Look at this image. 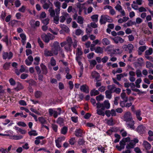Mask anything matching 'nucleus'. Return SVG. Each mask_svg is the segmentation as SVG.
I'll return each instance as SVG.
<instances>
[{"label": "nucleus", "instance_id": "774afa93", "mask_svg": "<svg viewBox=\"0 0 153 153\" xmlns=\"http://www.w3.org/2000/svg\"><path fill=\"white\" fill-rule=\"evenodd\" d=\"M21 5V1L19 0H16L15 2V5L16 7H19Z\"/></svg>", "mask_w": 153, "mask_h": 153}, {"label": "nucleus", "instance_id": "7ed1b4c3", "mask_svg": "<svg viewBox=\"0 0 153 153\" xmlns=\"http://www.w3.org/2000/svg\"><path fill=\"white\" fill-rule=\"evenodd\" d=\"M56 109V110L55 109H49L48 112L50 116H53L54 117L56 118L58 115H60L61 113V109L60 108H58Z\"/></svg>", "mask_w": 153, "mask_h": 153}, {"label": "nucleus", "instance_id": "680f3d73", "mask_svg": "<svg viewBox=\"0 0 153 153\" xmlns=\"http://www.w3.org/2000/svg\"><path fill=\"white\" fill-rule=\"evenodd\" d=\"M49 19L48 18H46L44 19H43L42 20V23L45 25H47L49 23Z\"/></svg>", "mask_w": 153, "mask_h": 153}, {"label": "nucleus", "instance_id": "ea45409f", "mask_svg": "<svg viewBox=\"0 0 153 153\" xmlns=\"http://www.w3.org/2000/svg\"><path fill=\"white\" fill-rule=\"evenodd\" d=\"M98 15L97 14H95L91 16V18L92 21L94 22H97L98 21Z\"/></svg>", "mask_w": 153, "mask_h": 153}, {"label": "nucleus", "instance_id": "2eb2a0df", "mask_svg": "<svg viewBox=\"0 0 153 153\" xmlns=\"http://www.w3.org/2000/svg\"><path fill=\"white\" fill-rule=\"evenodd\" d=\"M62 15L60 17L59 21L60 22H64L66 18L69 16V14L67 12H63L62 13Z\"/></svg>", "mask_w": 153, "mask_h": 153}, {"label": "nucleus", "instance_id": "052dcab7", "mask_svg": "<svg viewBox=\"0 0 153 153\" xmlns=\"http://www.w3.org/2000/svg\"><path fill=\"white\" fill-rule=\"evenodd\" d=\"M130 139L129 137H127L123 138L121 141H122V142L123 143H124L125 144L126 143L130 141Z\"/></svg>", "mask_w": 153, "mask_h": 153}, {"label": "nucleus", "instance_id": "f8f14e48", "mask_svg": "<svg viewBox=\"0 0 153 153\" xmlns=\"http://www.w3.org/2000/svg\"><path fill=\"white\" fill-rule=\"evenodd\" d=\"M13 56V54L10 52H4L2 54L3 58L4 59H10Z\"/></svg>", "mask_w": 153, "mask_h": 153}, {"label": "nucleus", "instance_id": "4be33fe9", "mask_svg": "<svg viewBox=\"0 0 153 153\" xmlns=\"http://www.w3.org/2000/svg\"><path fill=\"white\" fill-rule=\"evenodd\" d=\"M20 36L22 39V42L23 45H24L26 43V36L23 33H22L20 34Z\"/></svg>", "mask_w": 153, "mask_h": 153}, {"label": "nucleus", "instance_id": "37998d69", "mask_svg": "<svg viewBox=\"0 0 153 153\" xmlns=\"http://www.w3.org/2000/svg\"><path fill=\"white\" fill-rule=\"evenodd\" d=\"M90 68L92 69L97 64V62L95 60H92L90 61Z\"/></svg>", "mask_w": 153, "mask_h": 153}, {"label": "nucleus", "instance_id": "2f4dec72", "mask_svg": "<svg viewBox=\"0 0 153 153\" xmlns=\"http://www.w3.org/2000/svg\"><path fill=\"white\" fill-rule=\"evenodd\" d=\"M83 33V31L80 29H76L75 31V34L78 36L80 35H82Z\"/></svg>", "mask_w": 153, "mask_h": 153}, {"label": "nucleus", "instance_id": "cd10ccee", "mask_svg": "<svg viewBox=\"0 0 153 153\" xmlns=\"http://www.w3.org/2000/svg\"><path fill=\"white\" fill-rule=\"evenodd\" d=\"M127 48L129 51V53H131L133 51L134 48V47L132 44H129L127 45Z\"/></svg>", "mask_w": 153, "mask_h": 153}, {"label": "nucleus", "instance_id": "58836bf2", "mask_svg": "<svg viewBox=\"0 0 153 153\" xmlns=\"http://www.w3.org/2000/svg\"><path fill=\"white\" fill-rule=\"evenodd\" d=\"M104 98V96L102 94H100L96 97V100L98 102L102 101Z\"/></svg>", "mask_w": 153, "mask_h": 153}, {"label": "nucleus", "instance_id": "a19ab883", "mask_svg": "<svg viewBox=\"0 0 153 153\" xmlns=\"http://www.w3.org/2000/svg\"><path fill=\"white\" fill-rule=\"evenodd\" d=\"M22 138L23 137L22 135H13L11 137V139L15 140H19Z\"/></svg>", "mask_w": 153, "mask_h": 153}, {"label": "nucleus", "instance_id": "0e129e2a", "mask_svg": "<svg viewBox=\"0 0 153 153\" xmlns=\"http://www.w3.org/2000/svg\"><path fill=\"white\" fill-rule=\"evenodd\" d=\"M26 8V7L25 6L22 5L21 8L18 9V11L22 13H24L25 11Z\"/></svg>", "mask_w": 153, "mask_h": 153}, {"label": "nucleus", "instance_id": "5fc2aeb1", "mask_svg": "<svg viewBox=\"0 0 153 153\" xmlns=\"http://www.w3.org/2000/svg\"><path fill=\"white\" fill-rule=\"evenodd\" d=\"M42 93L39 91H36L35 93V97L37 98L40 97L42 95Z\"/></svg>", "mask_w": 153, "mask_h": 153}, {"label": "nucleus", "instance_id": "c03bdc74", "mask_svg": "<svg viewBox=\"0 0 153 153\" xmlns=\"http://www.w3.org/2000/svg\"><path fill=\"white\" fill-rule=\"evenodd\" d=\"M142 79L141 78L137 79L136 81L135 85L137 88H139L140 87V85L139 84L141 82Z\"/></svg>", "mask_w": 153, "mask_h": 153}, {"label": "nucleus", "instance_id": "b1692460", "mask_svg": "<svg viewBox=\"0 0 153 153\" xmlns=\"http://www.w3.org/2000/svg\"><path fill=\"white\" fill-rule=\"evenodd\" d=\"M60 27L62 28L63 30L65 32L68 33L69 31V28L65 25L64 24H61L60 25Z\"/></svg>", "mask_w": 153, "mask_h": 153}, {"label": "nucleus", "instance_id": "de8ad7c7", "mask_svg": "<svg viewBox=\"0 0 153 153\" xmlns=\"http://www.w3.org/2000/svg\"><path fill=\"white\" fill-rule=\"evenodd\" d=\"M68 131V128L66 126L63 127L61 130V133L63 134H65Z\"/></svg>", "mask_w": 153, "mask_h": 153}, {"label": "nucleus", "instance_id": "a211bd4d", "mask_svg": "<svg viewBox=\"0 0 153 153\" xmlns=\"http://www.w3.org/2000/svg\"><path fill=\"white\" fill-rule=\"evenodd\" d=\"M44 54L46 56H53V54L54 55L52 49L51 51L45 49L44 51Z\"/></svg>", "mask_w": 153, "mask_h": 153}, {"label": "nucleus", "instance_id": "13d9d810", "mask_svg": "<svg viewBox=\"0 0 153 153\" xmlns=\"http://www.w3.org/2000/svg\"><path fill=\"white\" fill-rule=\"evenodd\" d=\"M53 22L56 24H58L59 23V16L56 15V16L53 17Z\"/></svg>", "mask_w": 153, "mask_h": 153}, {"label": "nucleus", "instance_id": "0eeeda50", "mask_svg": "<svg viewBox=\"0 0 153 153\" xmlns=\"http://www.w3.org/2000/svg\"><path fill=\"white\" fill-rule=\"evenodd\" d=\"M42 38L43 40L46 43L49 42L50 39H54V37L50 33H48V35L43 34L42 35Z\"/></svg>", "mask_w": 153, "mask_h": 153}, {"label": "nucleus", "instance_id": "49530a36", "mask_svg": "<svg viewBox=\"0 0 153 153\" xmlns=\"http://www.w3.org/2000/svg\"><path fill=\"white\" fill-rule=\"evenodd\" d=\"M146 67L149 69H152L153 68V65L150 62L147 61L146 62Z\"/></svg>", "mask_w": 153, "mask_h": 153}, {"label": "nucleus", "instance_id": "a18cd8bd", "mask_svg": "<svg viewBox=\"0 0 153 153\" xmlns=\"http://www.w3.org/2000/svg\"><path fill=\"white\" fill-rule=\"evenodd\" d=\"M56 123L60 125H63L64 120L62 118L59 117L58 118Z\"/></svg>", "mask_w": 153, "mask_h": 153}, {"label": "nucleus", "instance_id": "f3484780", "mask_svg": "<svg viewBox=\"0 0 153 153\" xmlns=\"http://www.w3.org/2000/svg\"><path fill=\"white\" fill-rule=\"evenodd\" d=\"M80 90L86 93H88L89 92L88 87L86 84L83 85L80 87Z\"/></svg>", "mask_w": 153, "mask_h": 153}, {"label": "nucleus", "instance_id": "72a5a7b5", "mask_svg": "<svg viewBox=\"0 0 153 153\" xmlns=\"http://www.w3.org/2000/svg\"><path fill=\"white\" fill-rule=\"evenodd\" d=\"M146 49V47L145 46L140 47L138 48V53L140 55L142 52H143Z\"/></svg>", "mask_w": 153, "mask_h": 153}, {"label": "nucleus", "instance_id": "3c124183", "mask_svg": "<svg viewBox=\"0 0 153 153\" xmlns=\"http://www.w3.org/2000/svg\"><path fill=\"white\" fill-rule=\"evenodd\" d=\"M152 53V48H149L145 51V55H151Z\"/></svg>", "mask_w": 153, "mask_h": 153}, {"label": "nucleus", "instance_id": "ddd939ff", "mask_svg": "<svg viewBox=\"0 0 153 153\" xmlns=\"http://www.w3.org/2000/svg\"><path fill=\"white\" fill-rule=\"evenodd\" d=\"M81 59V57L79 56H77L76 58V60L78 62L79 65L80 66V75L79 76V77H81V76L82 75L83 70V65L82 62H81L80 61V60Z\"/></svg>", "mask_w": 153, "mask_h": 153}, {"label": "nucleus", "instance_id": "bb28decb", "mask_svg": "<svg viewBox=\"0 0 153 153\" xmlns=\"http://www.w3.org/2000/svg\"><path fill=\"white\" fill-rule=\"evenodd\" d=\"M102 103L103 104V105H104L105 109V108L106 109H109L110 108V105L108 100H105L104 102L103 103Z\"/></svg>", "mask_w": 153, "mask_h": 153}, {"label": "nucleus", "instance_id": "bf43d9fd", "mask_svg": "<svg viewBox=\"0 0 153 153\" xmlns=\"http://www.w3.org/2000/svg\"><path fill=\"white\" fill-rule=\"evenodd\" d=\"M20 115L21 117L26 118L27 117V115H24L22 113H17L15 115V117H16Z\"/></svg>", "mask_w": 153, "mask_h": 153}, {"label": "nucleus", "instance_id": "f704fd0d", "mask_svg": "<svg viewBox=\"0 0 153 153\" xmlns=\"http://www.w3.org/2000/svg\"><path fill=\"white\" fill-rule=\"evenodd\" d=\"M99 94V91L96 90L95 89H93L91 90L90 92V94L91 96H96Z\"/></svg>", "mask_w": 153, "mask_h": 153}, {"label": "nucleus", "instance_id": "423d86ee", "mask_svg": "<svg viewBox=\"0 0 153 153\" xmlns=\"http://www.w3.org/2000/svg\"><path fill=\"white\" fill-rule=\"evenodd\" d=\"M41 2L45 9L47 10L49 7H52L53 4L49 0H41Z\"/></svg>", "mask_w": 153, "mask_h": 153}, {"label": "nucleus", "instance_id": "4c0bfd02", "mask_svg": "<svg viewBox=\"0 0 153 153\" xmlns=\"http://www.w3.org/2000/svg\"><path fill=\"white\" fill-rule=\"evenodd\" d=\"M75 135L77 137H80L82 136V131L80 129H76L75 131Z\"/></svg>", "mask_w": 153, "mask_h": 153}, {"label": "nucleus", "instance_id": "4468645a", "mask_svg": "<svg viewBox=\"0 0 153 153\" xmlns=\"http://www.w3.org/2000/svg\"><path fill=\"white\" fill-rule=\"evenodd\" d=\"M111 39L114 41V42L116 44L118 43H123L124 41V39L119 36H116L113 38H112Z\"/></svg>", "mask_w": 153, "mask_h": 153}, {"label": "nucleus", "instance_id": "e2e57ef3", "mask_svg": "<svg viewBox=\"0 0 153 153\" xmlns=\"http://www.w3.org/2000/svg\"><path fill=\"white\" fill-rule=\"evenodd\" d=\"M55 143L56 146L58 148H60L61 147V142L59 141L57 139L55 140Z\"/></svg>", "mask_w": 153, "mask_h": 153}, {"label": "nucleus", "instance_id": "6e6552de", "mask_svg": "<svg viewBox=\"0 0 153 153\" xmlns=\"http://www.w3.org/2000/svg\"><path fill=\"white\" fill-rule=\"evenodd\" d=\"M114 85H109L108 87L109 90H107L105 92V96L106 98L110 99L111 97V93L112 91V88H114Z\"/></svg>", "mask_w": 153, "mask_h": 153}, {"label": "nucleus", "instance_id": "5701e85b", "mask_svg": "<svg viewBox=\"0 0 153 153\" xmlns=\"http://www.w3.org/2000/svg\"><path fill=\"white\" fill-rule=\"evenodd\" d=\"M120 146H116V148L119 151H120L124 148L125 144L121 141L120 142Z\"/></svg>", "mask_w": 153, "mask_h": 153}, {"label": "nucleus", "instance_id": "e433bc0d", "mask_svg": "<svg viewBox=\"0 0 153 153\" xmlns=\"http://www.w3.org/2000/svg\"><path fill=\"white\" fill-rule=\"evenodd\" d=\"M23 87L22 85L20 83H18L17 84V87L14 88L15 90L18 91L21 89H23Z\"/></svg>", "mask_w": 153, "mask_h": 153}, {"label": "nucleus", "instance_id": "dca6fc26", "mask_svg": "<svg viewBox=\"0 0 153 153\" xmlns=\"http://www.w3.org/2000/svg\"><path fill=\"white\" fill-rule=\"evenodd\" d=\"M126 126L128 128H130L131 129H135L134 121L132 120L127 122Z\"/></svg>", "mask_w": 153, "mask_h": 153}, {"label": "nucleus", "instance_id": "09e8293b", "mask_svg": "<svg viewBox=\"0 0 153 153\" xmlns=\"http://www.w3.org/2000/svg\"><path fill=\"white\" fill-rule=\"evenodd\" d=\"M84 19L81 16H78L77 19V22L79 24L83 23Z\"/></svg>", "mask_w": 153, "mask_h": 153}, {"label": "nucleus", "instance_id": "1a4fd4ad", "mask_svg": "<svg viewBox=\"0 0 153 153\" xmlns=\"http://www.w3.org/2000/svg\"><path fill=\"white\" fill-rule=\"evenodd\" d=\"M123 119L126 122L133 120L131 115L130 112H127L125 113L123 116Z\"/></svg>", "mask_w": 153, "mask_h": 153}, {"label": "nucleus", "instance_id": "9b49d317", "mask_svg": "<svg viewBox=\"0 0 153 153\" xmlns=\"http://www.w3.org/2000/svg\"><path fill=\"white\" fill-rule=\"evenodd\" d=\"M136 130L139 134H142L145 132L146 129L145 125H141L138 126Z\"/></svg>", "mask_w": 153, "mask_h": 153}, {"label": "nucleus", "instance_id": "6e6d98bb", "mask_svg": "<svg viewBox=\"0 0 153 153\" xmlns=\"http://www.w3.org/2000/svg\"><path fill=\"white\" fill-rule=\"evenodd\" d=\"M132 25V22L131 21H128L125 23L123 26L124 27H127L131 26Z\"/></svg>", "mask_w": 153, "mask_h": 153}, {"label": "nucleus", "instance_id": "603ef678", "mask_svg": "<svg viewBox=\"0 0 153 153\" xmlns=\"http://www.w3.org/2000/svg\"><path fill=\"white\" fill-rule=\"evenodd\" d=\"M93 78H97L99 76V74L96 71H94L91 74Z\"/></svg>", "mask_w": 153, "mask_h": 153}, {"label": "nucleus", "instance_id": "6ab92c4d", "mask_svg": "<svg viewBox=\"0 0 153 153\" xmlns=\"http://www.w3.org/2000/svg\"><path fill=\"white\" fill-rule=\"evenodd\" d=\"M33 61V57L31 56H28L27 59H26L25 63L27 65L29 66L31 64Z\"/></svg>", "mask_w": 153, "mask_h": 153}, {"label": "nucleus", "instance_id": "393cba45", "mask_svg": "<svg viewBox=\"0 0 153 153\" xmlns=\"http://www.w3.org/2000/svg\"><path fill=\"white\" fill-rule=\"evenodd\" d=\"M44 138L43 136H38L36 138V140H35L34 143L36 145H38L40 143V140H43Z\"/></svg>", "mask_w": 153, "mask_h": 153}, {"label": "nucleus", "instance_id": "69168bd1", "mask_svg": "<svg viewBox=\"0 0 153 153\" xmlns=\"http://www.w3.org/2000/svg\"><path fill=\"white\" fill-rule=\"evenodd\" d=\"M53 4L56 8H60L61 3L59 1H55L54 2Z\"/></svg>", "mask_w": 153, "mask_h": 153}, {"label": "nucleus", "instance_id": "c85d7f7f", "mask_svg": "<svg viewBox=\"0 0 153 153\" xmlns=\"http://www.w3.org/2000/svg\"><path fill=\"white\" fill-rule=\"evenodd\" d=\"M127 76V74L126 73H124L123 74H120L117 75V78L118 80H120L121 78L123 77L124 76Z\"/></svg>", "mask_w": 153, "mask_h": 153}, {"label": "nucleus", "instance_id": "8fccbe9b", "mask_svg": "<svg viewBox=\"0 0 153 153\" xmlns=\"http://www.w3.org/2000/svg\"><path fill=\"white\" fill-rule=\"evenodd\" d=\"M136 2L135 1H133L132 4H131V7L134 10H137L138 9V6Z\"/></svg>", "mask_w": 153, "mask_h": 153}, {"label": "nucleus", "instance_id": "c9c22d12", "mask_svg": "<svg viewBox=\"0 0 153 153\" xmlns=\"http://www.w3.org/2000/svg\"><path fill=\"white\" fill-rule=\"evenodd\" d=\"M48 11L51 17H54L55 16V11L53 9L52 7H50Z\"/></svg>", "mask_w": 153, "mask_h": 153}, {"label": "nucleus", "instance_id": "412c9836", "mask_svg": "<svg viewBox=\"0 0 153 153\" xmlns=\"http://www.w3.org/2000/svg\"><path fill=\"white\" fill-rule=\"evenodd\" d=\"M135 113L137 119L140 121H141L142 120V117L140 116L141 115L140 110H137L135 112Z\"/></svg>", "mask_w": 153, "mask_h": 153}, {"label": "nucleus", "instance_id": "864d4df0", "mask_svg": "<svg viewBox=\"0 0 153 153\" xmlns=\"http://www.w3.org/2000/svg\"><path fill=\"white\" fill-rule=\"evenodd\" d=\"M123 101H121L120 102V105L121 107H124L126 106V103L128 101V100H123Z\"/></svg>", "mask_w": 153, "mask_h": 153}, {"label": "nucleus", "instance_id": "473e14b6", "mask_svg": "<svg viewBox=\"0 0 153 153\" xmlns=\"http://www.w3.org/2000/svg\"><path fill=\"white\" fill-rule=\"evenodd\" d=\"M114 46L112 45H110L107 46L105 49V51L107 52L108 53L111 52L113 50Z\"/></svg>", "mask_w": 153, "mask_h": 153}, {"label": "nucleus", "instance_id": "f03ea898", "mask_svg": "<svg viewBox=\"0 0 153 153\" xmlns=\"http://www.w3.org/2000/svg\"><path fill=\"white\" fill-rule=\"evenodd\" d=\"M97 114L99 115L104 116L105 115L104 108L103 104L100 102H98L96 104Z\"/></svg>", "mask_w": 153, "mask_h": 153}, {"label": "nucleus", "instance_id": "20e7f679", "mask_svg": "<svg viewBox=\"0 0 153 153\" xmlns=\"http://www.w3.org/2000/svg\"><path fill=\"white\" fill-rule=\"evenodd\" d=\"M51 47L54 55H57L58 53V51L60 50V49L59 43L56 41L54 42Z\"/></svg>", "mask_w": 153, "mask_h": 153}, {"label": "nucleus", "instance_id": "c756f323", "mask_svg": "<svg viewBox=\"0 0 153 153\" xmlns=\"http://www.w3.org/2000/svg\"><path fill=\"white\" fill-rule=\"evenodd\" d=\"M102 42L104 45H108L110 44V41L107 38H104L102 40Z\"/></svg>", "mask_w": 153, "mask_h": 153}, {"label": "nucleus", "instance_id": "f257e3e1", "mask_svg": "<svg viewBox=\"0 0 153 153\" xmlns=\"http://www.w3.org/2000/svg\"><path fill=\"white\" fill-rule=\"evenodd\" d=\"M72 38L68 37L66 38V41L61 43L62 47H64V48L67 51H72L71 45L72 43Z\"/></svg>", "mask_w": 153, "mask_h": 153}, {"label": "nucleus", "instance_id": "4d7b16f0", "mask_svg": "<svg viewBox=\"0 0 153 153\" xmlns=\"http://www.w3.org/2000/svg\"><path fill=\"white\" fill-rule=\"evenodd\" d=\"M40 60V58L39 57H36L34 58V64L35 65H38L39 64Z\"/></svg>", "mask_w": 153, "mask_h": 153}, {"label": "nucleus", "instance_id": "a878e982", "mask_svg": "<svg viewBox=\"0 0 153 153\" xmlns=\"http://www.w3.org/2000/svg\"><path fill=\"white\" fill-rule=\"evenodd\" d=\"M76 49V55L77 56H80L82 53L81 46L78 45Z\"/></svg>", "mask_w": 153, "mask_h": 153}, {"label": "nucleus", "instance_id": "79ce46f5", "mask_svg": "<svg viewBox=\"0 0 153 153\" xmlns=\"http://www.w3.org/2000/svg\"><path fill=\"white\" fill-rule=\"evenodd\" d=\"M95 52L97 53H102L103 52V49L102 48L100 47H97L95 50Z\"/></svg>", "mask_w": 153, "mask_h": 153}, {"label": "nucleus", "instance_id": "338daca9", "mask_svg": "<svg viewBox=\"0 0 153 153\" xmlns=\"http://www.w3.org/2000/svg\"><path fill=\"white\" fill-rule=\"evenodd\" d=\"M17 124L19 126L25 127L26 126V124L23 122H18Z\"/></svg>", "mask_w": 153, "mask_h": 153}, {"label": "nucleus", "instance_id": "7c9ffc66", "mask_svg": "<svg viewBox=\"0 0 153 153\" xmlns=\"http://www.w3.org/2000/svg\"><path fill=\"white\" fill-rule=\"evenodd\" d=\"M38 119L39 121L41 123L42 126L47 123L46 120L42 117H39Z\"/></svg>", "mask_w": 153, "mask_h": 153}, {"label": "nucleus", "instance_id": "9d476101", "mask_svg": "<svg viewBox=\"0 0 153 153\" xmlns=\"http://www.w3.org/2000/svg\"><path fill=\"white\" fill-rule=\"evenodd\" d=\"M138 142V140L137 139L131 140L129 143L126 146V148L128 149L133 148L135 145Z\"/></svg>", "mask_w": 153, "mask_h": 153}, {"label": "nucleus", "instance_id": "39448f33", "mask_svg": "<svg viewBox=\"0 0 153 153\" xmlns=\"http://www.w3.org/2000/svg\"><path fill=\"white\" fill-rule=\"evenodd\" d=\"M112 20L111 18L107 15H102L101 16L100 22L101 24H104L106 22H111Z\"/></svg>", "mask_w": 153, "mask_h": 153}, {"label": "nucleus", "instance_id": "aec40b11", "mask_svg": "<svg viewBox=\"0 0 153 153\" xmlns=\"http://www.w3.org/2000/svg\"><path fill=\"white\" fill-rule=\"evenodd\" d=\"M143 146L146 150H149L151 147V145L147 141H144L143 143Z\"/></svg>", "mask_w": 153, "mask_h": 153}]
</instances>
